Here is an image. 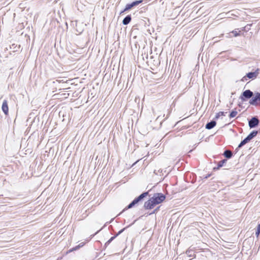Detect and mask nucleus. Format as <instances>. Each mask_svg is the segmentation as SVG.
<instances>
[{"mask_svg": "<svg viewBox=\"0 0 260 260\" xmlns=\"http://www.w3.org/2000/svg\"><path fill=\"white\" fill-rule=\"evenodd\" d=\"M155 205L161 203L165 199L166 196L162 193H155L151 197Z\"/></svg>", "mask_w": 260, "mask_h": 260, "instance_id": "f257e3e1", "label": "nucleus"}, {"mask_svg": "<svg viewBox=\"0 0 260 260\" xmlns=\"http://www.w3.org/2000/svg\"><path fill=\"white\" fill-rule=\"evenodd\" d=\"M138 161H135V162L133 164V165H134L135 164H136L137 162Z\"/></svg>", "mask_w": 260, "mask_h": 260, "instance_id": "72a5a7b5", "label": "nucleus"}, {"mask_svg": "<svg viewBox=\"0 0 260 260\" xmlns=\"http://www.w3.org/2000/svg\"><path fill=\"white\" fill-rule=\"evenodd\" d=\"M223 155L226 158L230 159L233 156V152L229 150L226 149L224 151Z\"/></svg>", "mask_w": 260, "mask_h": 260, "instance_id": "ddd939ff", "label": "nucleus"}, {"mask_svg": "<svg viewBox=\"0 0 260 260\" xmlns=\"http://www.w3.org/2000/svg\"><path fill=\"white\" fill-rule=\"evenodd\" d=\"M234 34V37H238L240 36V31L238 30V29H235L231 32Z\"/></svg>", "mask_w": 260, "mask_h": 260, "instance_id": "5701e85b", "label": "nucleus"}, {"mask_svg": "<svg viewBox=\"0 0 260 260\" xmlns=\"http://www.w3.org/2000/svg\"><path fill=\"white\" fill-rule=\"evenodd\" d=\"M109 244L110 243H108V242L107 241L104 246V249H105Z\"/></svg>", "mask_w": 260, "mask_h": 260, "instance_id": "c85d7f7f", "label": "nucleus"}, {"mask_svg": "<svg viewBox=\"0 0 260 260\" xmlns=\"http://www.w3.org/2000/svg\"><path fill=\"white\" fill-rule=\"evenodd\" d=\"M259 123V120L256 116L252 117L248 120V125L250 128L256 127Z\"/></svg>", "mask_w": 260, "mask_h": 260, "instance_id": "39448f33", "label": "nucleus"}, {"mask_svg": "<svg viewBox=\"0 0 260 260\" xmlns=\"http://www.w3.org/2000/svg\"><path fill=\"white\" fill-rule=\"evenodd\" d=\"M132 20L131 15H127L122 20V24L124 25L128 24Z\"/></svg>", "mask_w": 260, "mask_h": 260, "instance_id": "f8f14e48", "label": "nucleus"}, {"mask_svg": "<svg viewBox=\"0 0 260 260\" xmlns=\"http://www.w3.org/2000/svg\"><path fill=\"white\" fill-rule=\"evenodd\" d=\"M143 2V0H137L134 1L131 3L126 4L124 9L120 12V15L122 14L124 12L131 10L133 8L137 6L139 4H141Z\"/></svg>", "mask_w": 260, "mask_h": 260, "instance_id": "7ed1b4c3", "label": "nucleus"}, {"mask_svg": "<svg viewBox=\"0 0 260 260\" xmlns=\"http://www.w3.org/2000/svg\"><path fill=\"white\" fill-rule=\"evenodd\" d=\"M2 109L3 112L4 113V114L6 115H8L9 113V108H8V102L6 100H4L2 106Z\"/></svg>", "mask_w": 260, "mask_h": 260, "instance_id": "1a4fd4ad", "label": "nucleus"}, {"mask_svg": "<svg viewBox=\"0 0 260 260\" xmlns=\"http://www.w3.org/2000/svg\"><path fill=\"white\" fill-rule=\"evenodd\" d=\"M133 224V223L129 225H128L127 226L125 227V228H124L123 229H121V230H120L115 235L117 237L118 235H119L120 234H121L122 232H123L126 229H127V228L129 227L131 225H132Z\"/></svg>", "mask_w": 260, "mask_h": 260, "instance_id": "b1692460", "label": "nucleus"}, {"mask_svg": "<svg viewBox=\"0 0 260 260\" xmlns=\"http://www.w3.org/2000/svg\"><path fill=\"white\" fill-rule=\"evenodd\" d=\"M107 241L108 242V243H110L112 241V240H111L110 239H109V240H108Z\"/></svg>", "mask_w": 260, "mask_h": 260, "instance_id": "2f4dec72", "label": "nucleus"}, {"mask_svg": "<svg viewBox=\"0 0 260 260\" xmlns=\"http://www.w3.org/2000/svg\"><path fill=\"white\" fill-rule=\"evenodd\" d=\"M136 205V204L135 203V202L133 201H132L131 203H129L122 211V212H124V211L131 209Z\"/></svg>", "mask_w": 260, "mask_h": 260, "instance_id": "dca6fc26", "label": "nucleus"}, {"mask_svg": "<svg viewBox=\"0 0 260 260\" xmlns=\"http://www.w3.org/2000/svg\"><path fill=\"white\" fill-rule=\"evenodd\" d=\"M225 115V112H222V111H220L218 113H217L216 115H215V117L214 118L215 119H217L219 118V117L220 116H224Z\"/></svg>", "mask_w": 260, "mask_h": 260, "instance_id": "4be33fe9", "label": "nucleus"}, {"mask_svg": "<svg viewBox=\"0 0 260 260\" xmlns=\"http://www.w3.org/2000/svg\"><path fill=\"white\" fill-rule=\"evenodd\" d=\"M258 134V131L256 130L252 131L245 138L246 141L248 143L250 140L254 138Z\"/></svg>", "mask_w": 260, "mask_h": 260, "instance_id": "9d476101", "label": "nucleus"}, {"mask_svg": "<svg viewBox=\"0 0 260 260\" xmlns=\"http://www.w3.org/2000/svg\"><path fill=\"white\" fill-rule=\"evenodd\" d=\"M251 26H252V24H248L242 28V30L247 32V31H249V30L250 29Z\"/></svg>", "mask_w": 260, "mask_h": 260, "instance_id": "412c9836", "label": "nucleus"}, {"mask_svg": "<svg viewBox=\"0 0 260 260\" xmlns=\"http://www.w3.org/2000/svg\"><path fill=\"white\" fill-rule=\"evenodd\" d=\"M102 229H100V230H99L98 231H97L95 234H97L98 233H99V232H100Z\"/></svg>", "mask_w": 260, "mask_h": 260, "instance_id": "473e14b6", "label": "nucleus"}, {"mask_svg": "<svg viewBox=\"0 0 260 260\" xmlns=\"http://www.w3.org/2000/svg\"><path fill=\"white\" fill-rule=\"evenodd\" d=\"M249 103L253 106H260V92H255L254 96L249 100Z\"/></svg>", "mask_w": 260, "mask_h": 260, "instance_id": "20e7f679", "label": "nucleus"}, {"mask_svg": "<svg viewBox=\"0 0 260 260\" xmlns=\"http://www.w3.org/2000/svg\"><path fill=\"white\" fill-rule=\"evenodd\" d=\"M248 79V78L247 77H246V75H245V76H244V77L242 78L241 81H242L244 82V81H247Z\"/></svg>", "mask_w": 260, "mask_h": 260, "instance_id": "cd10ccee", "label": "nucleus"}, {"mask_svg": "<svg viewBox=\"0 0 260 260\" xmlns=\"http://www.w3.org/2000/svg\"><path fill=\"white\" fill-rule=\"evenodd\" d=\"M186 253L190 257L192 256L194 254L193 251L191 250H187Z\"/></svg>", "mask_w": 260, "mask_h": 260, "instance_id": "a878e982", "label": "nucleus"}, {"mask_svg": "<svg viewBox=\"0 0 260 260\" xmlns=\"http://www.w3.org/2000/svg\"><path fill=\"white\" fill-rule=\"evenodd\" d=\"M226 161L227 160L226 159H223L221 161H219L217 164V166L216 167H214L213 168V170H216L219 169L221 167H222L223 166L224 164H225Z\"/></svg>", "mask_w": 260, "mask_h": 260, "instance_id": "2eb2a0df", "label": "nucleus"}, {"mask_svg": "<svg viewBox=\"0 0 260 260\" xmlns=\"http://www.w3.org/2000/svg\"><path fill=\"white\" fill-rule=\"evenodd\" d=\"M248 142L246 141V140L244 139L239 144L238 147L236 149V152L238 151V150L241 148L242 147H243L244 145H245Z\"/></svg>", "mask_w": 260, "mask_h": 260, "instance_id": "6ab92c4d", "label": "nucleus"}, {"mask_svg": "<svg viewBox=\"0 0 260 260\" xmlns=\"http://www.w3.org/2000/svg\"><path fill=\"white\" fill-rule=\"evenodd\" d=\"M159 208H160L159 206L157 207L151 213H150V215L156 213L159 210Z\"/></svg>", "mask_w": 260, "mask_h": 260, "instance_id": "bb28decb", "label": "nucleus"}, {"mask_svg": "<svg viewBox=\"0 0 260 260\" xmlns=\"http://www.w3.org/2000/svg\"><path fill=\"white\" fill-rule=\"evenodd\" d=\"M84 245V243H81L79 245H78L77 246H76L75 247H74L69 249L68 251H67V253H70V252H72L73 251L77 250L79 249L80 248H81L82 246H83Z\"/></svg>", "mask_w": 260, "mask_h": 260, "instance_id": "4468645a", "label": "nucleus"}, {"mask_svg": "<svg viewBox=\"0 0 260 260\" xmlns=\"http://www.w3.org/2000/svg\"><path fill=\"white\" fill-rule=\"evenodd\" d=\"M20 45L17 46V45H15V44H12V45H11L10 46V49H12V51L14 52L18 51L19 49L20 48Z\"/></svg>", "mask_w": 260, "mask_h": 260, "instance_id": "a211bd4d", "label": "nucleus"}, {"mask_svg": "<svg viewBox=\"0 0 260 260\" xmlns=\"http://www.w3.org/2000/svg\"><path fill=\"white\" fill-rule=\"evenodd\" d=\"M148 195V192H143L140 195H139L138 197H136L134 200V201L136 204V205H138L139 203L142 202L143 199L146 197Z\"/></svg>", "mask_w": 260, "mask_h": 260, "instance_id": "423d86ee", "label": "nucleus"}, {"mask_svg": "<svg viewBox=\"0 0 260 260\" xmlns=\"http://www.w3.org/2000/svg\"><path fill=\"white\" fill-rule=\"evenodd\" d=\"M254 96V94L252 91L250 89H247L241 93L240 99H241L242 102H246L249 99L250 100Z\"/></svg>", "mask_w": 260, "mask_h": 260, "instance_id": "f03ea898", "label": "nucleus"}, {"mask_svg": "<svg viewBox=\"0 0 260 260\" xmlns=\"http://www.w3.org/2000/svg\"><path fill=\"white\" fill-rule=\"evenodd\" d=\"M216 122L214 120H212L210 122H208L206 125L205 128L207 129H211L216 126Z\"/></svg>", "mask_w": 260, "mask_h": 260, "instance_id": "9b49d317", "label": "nucleus"}, {"mask_svg": "<svg viewBox=\"0 0 260 260\" xmlns=\"http://www.w3.org/2000/svg\"><path fill=\"white\" fill-rule=\"evenodd\" d=\"M117 237V236L116 235H114V236H112V237H111V238L110 239L111 240L113 241V240H114Z\"/></svg>", "mask_w": 260, "mask_h": 260, "instance_id": "7c9ffc66", "label": "nucleus"}, {"mask_svg": "<svg viewBox=\"0 0 260 260\" xmlns=\"http://www.w3.org/2000/svg\"><path fill=\"white\" fill-rule=\"evenodd\" d=\"M260 234V223L257 225L256 230L255 231V235L257 237H258Z\"/></svg>", "mask_w": 260, "mask_h": 260, "instance_id": "393cba45", "label": "nucleus"}, {"mask_svg": "<svg viewBox=\"0 0 260 260\" xmlns=\"http://www.w3.org/2000/svg\"><path fill=\"white\" fill-rule=\"evenodd\" d=\"M237 114V111L236 109L233 110L229 114V117L232 118L235 117Z\"/></svg>", "mask_w": 260, "mask_h": 260, "instance_id": "aec40b11", "label": "nucleus"}, {"mask_svg": "<svg viewBox=\"0 0 260 260\" xmlns=\"http://www.w3.org/2000/svg\"><path fill=\"white\" fill-rule=\"evenodd\" d=\"M211 174H208L206 175V176H204L203 178L205 179H207L211 176Z\"/></svg>", "mask_w": 260, "mask_h": 260, "instance_id": "c756f323", "label": "nucleus"}, {"mask_svg": "<svg viewBox=\"0 0 260 260\" xmlns=\"http://www.w3.org/2000/svg\"><path fill=\"white\" fill-rule=\"evenodd\" d=\"M259 74V69H256L254 72H251L246 74V77L248 79H254L256 78Z\"/></svg>", "mask_w": 260, "mask_h": 260, "instance_id": "6e6552de", "label": "nucleus"}, {"mask_svg": "<svg viewBox=\"0 0 260 260\" xmlns=\"http://www.w3.org/2000/svg\"><path fill=\"white\" fill-rule=\"evenodd\" d=\"M136 205V204L135 203V202L133 201H132L131 203H129L122 211V212H124V211L131 209Z\"/></svg>", "mask_w": 260, "mask_h": 260, "instance_id": "f3484780", "label": "nucleus"}, {"mask_svg": "<svg viewBox=\"0 0 260 260\" xmlns=\"http://www.w3.org/2000/svg\"><path fill=\"white\" fill-rule=\"evenodd\" d=\"M155 204L152 200V198H150L147 201L145 202L144 207L146 210L152 209L155 206Z\"/></svg>", "mask_w": 260, "mask_h": 260, "instance_id": "0eeeda50", "label": "nucleus"}]
</instances>
